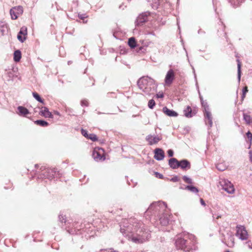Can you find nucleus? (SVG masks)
Here are the masks:
<instances>
[{"label": "nucleus", "instance_id": "23", "mask_svg": "<svg viewBox=\"0 0 252 252\" xmlns=\"http://www.w3.org/2000/svg\"><path fill=\"white\" fill-rule=\"evenodd\" d=\"M128 43L131 48H134L136 47V41L133 37H131L129 39Z\"/></svg>", "mask_w": 252, "mask_h": 252}, {"label": "nucleus", "instance_id": "42", "mask_svg": "<svg viewBox=\"0 0 252 252\" xmlns=\"http://www.w3.org/2000/svg\"><path fill=\"white\" fill-rule=\"evenodd\" d=\"M202 104L205 110V108L207 110H209L208 106L207 103L206 102H205L202 101Z\"/></svg>", "mask_w": 252, "mask_h": 252}, {"label": "nucleus", "instance_id": "54", "mask_svg": "<svg viewBox=\"0 0 252 252\" xmlns=\"http://www.w3.org/2000/svg\"><path fill=\"white\" fill-rule=\"evenodd\" d=\"M80 17L81 18V19H83L84 18H85L84 16H80Z\"/></svg>", "mask_w": 252, "mask_h": 252}, {"label": "nucleus", "instance_id": "37", "mask_svg": "<svg viewBox=\"0 0 252 252\" xmlns=\"http://www.w3.org/2000/svg\"><path fill=\"white\" fill-rule=\"evenodd\" d=\"M158 0H153V7L157 8L158 5Z\"/></svg>", "mask_w": 252, "mask_h": 252}, {"label": "nucleus", "instance_id": "5", "mask_svg": "<svg viewBox=\"0 0 252 252\" xmlns=\"http://www.w3.org/2000/svg\"><path fill=\"white\" fill-rule=\"evenodd\" d=\"M93 157L94 160L97 161L104 160L105 158L103 149L98 147L94 148L93 153Z\"/></svg>", "mask_w": 252, "mask_h": 252}, {"label": "nucleus", "instance_id": "8", "mask_svg": "<svg viewBox=\"0 0 252 252\" xmlns=\"http://www.w3.org/2000/svg\"><path fill=\"white\" fill-rule=\"evenodd\" d=\"M175 245L176 247L179 249L183 250L186 252L189 251V248H188V242L187 240H185L184 239L178 238L176 240Z\"/></svg>", "mask_w": 252, "mask_h": 252}, {"label": "nucleus", "instance_id": "25", "mask_svg": "<svg viewBox=\"0 0 252 252\" xmlns=\"http://www.w3.org/2000/svg\"><path fill=\"white\" fill-rule=\"evenodd\" d=\"M34 123L42 126H46L48 125V123L47 122L43 120L35 121Z\"/></svg>", "mask_w": 252, "mask_h": 252}, {"label": "nucleus", "instance_id": "34", "mask_svg": "<svg viewBox=\"0 0 252 252\" xmlns=\"http://www.w3.org/2000/svg\"><path fill=\"white\" fill-rule=\"evenodd\" d=\"M17 69V68H16V69L13 68L12 71H10L8 72V75L9 77V78H13L14 76H15V77L17 76V75H16L15 76L13 75L12 73V72H15Z\"/></svg>", "mask_w": 252, "mask_h": 252}, {"label": "nucleus", "instance_id": "11", "mask_svg": "<svg viewBox=\"0 0 252 252\" xmlns=\"http://www.w3.org/2000/svg\"><path fill=\"white\" fill-rule=\"evenodd\" d=\"M27 29L26 27H22L19 32L17 38L21 42H23L26 39Z\"/></svg>", "mask_w": 252, "mask_h": 252}, {"label": "nucleus", "instance_id": "4", "mask_svg": "<svg viewBox=\"0 0 252 252\" xmlns=\"http://www.w3.org/2000/svg\"><path fill=\"white\" fill-rule=\"evenodd\" d=\"M220 184L222 187V189L228 193H233L235 191V189L233 184L228 180L225 179H221L220 181Z\"/></svg>", "mask_w": 252, "mask_h": 252}, {"label": "nucleus", "instance_id": "26", "mask_svg": "<svg viewBox=\"0 0 252 252\" xmlns=\"http://www.w3.org/2000/svg\"><path fill=\"white\" fill-rule=\"evenodd\" d=\"M142 46L140 48V50H142L144 47H147L151 45L152 44V41L149 40H146L142 41Z\"/></svg>", "mask_w": 252, "mask_h": 252}, {"label": "nucleus", "instance_id": "36", "mask_svg": "<svg viewBox=\"0 0 252 252\" xmlns=\"http://www.w3.org/2000/svg\"><path fill=\"white\" fill-rule=\"evenodd\" d=\"M190 241L191 240L193 244H196L197 242V238L195 237V236L193 235L190 234Z\"/></svg>", "mask_w": 252, "mask_h": 252}, {"label": "nucleus", "instance_id": "18", "mask_svg": "<svg viewBox=\"0 0 252 252\" xmlns=\"http://www.w3.org/2000/svg\"><path fill=\"white\" fill-rule=\"evenodd\" d=\"M179 161H178L175 158H172L169 160V164L173 169H175L179 167Z\"/></svg>", "mask_w": 252, "mask_h": 252}, {"label": "nucleus", "instance_id": "6", "mask_svg": "<svg viewBox=\"0 0 252 252\" xmlns=\"http://www.w3.org/2000/svg\"><path fill=\"white\" fill-rule=\"evenodd\" d=\"M175 77V72L172 69H169L165 75L164 78V86H169L173 83Z\"/></svg>", "mask_w": 252, "mask_h": 252}, {"label": "nucleus", "instance_id": "10", "mask_svg": "<svg viewBox=\"0 0 252 252\" xmlns=\"http://www.w3.org/2000/svg\"><path fill=\"white\" fill-rule=\"evenodd\" d=\"M45 177L52 180L53 178H57L59 174L55 169H48L45 172Z\"/></svg>", "mask_w": 252, "mask_h": 252}, {"label": "nucleus", "instance_id": "32", "mask_svg": "<svg viewBox=\"0 0 252 252\" xmlns=\"http://www.w3.org/2000/svg\"><path fill=\"white\" fill-rule=\"evenodd\" d=\"M155 105V101L153 99L150 100L148 102V107L151 109H153Z\"/></svg>", "mask_w": 252, "mask_h": 252}, {"label": "nucleus", "instance_id": "33", "mask_svg": "<svg viewBox=\"0 0 252 252\" xmlns=\"http://www.w3.org/2000/svg\"><path fill=\"white\" fill-rule=\"evenodd\" d=\"M88 138L91 139L93 141H95L97 140L96 136L94 134H90Z\"/></svg>", "mask_w": 252, "mask_h": 252}, {"label": "nucleus", "instance_id": "19", "mask_svg": "<svg viewBox=\"0 0 252 252\" xmlns=\"http://www.w3.org/2000/svg\"><path fill=\"white\" fill-rule=\"evenodd\" d=\"M7 31V26L5 23L0 22V35H2Z\"/></svg>", "mask_w": 252, "mask_h": 252}, {"label": "nucleus", "instance_id": "46", "mask_svg": "<svg viewBox=\"0 0 252 252\" xmlns=\"http://www.w3.org/2000/svg\"><path fill=\"white\" fill-rule=\"evenodd\" d=\"M183 180L186 183H188L189 181V178L188 177H187V176H184Z\"/></svg>", "mask_w": 252, "mask_h": 252}, {"label": "nucleus", "instance_id": "2", "mask_svg": "<svg viewBox=\"0 0 252 252\" xmlns=\"http://www.w3.org/2000/svg\"><path fill=\"white\" fill-rule=\"evenodd\" d=\"M137 85L142 92L149 94L155 88V81L150 77H143L138 80Z\"/></svg>", "mask_w": 252, "mask_h": 252}, {"label": "nucleus", "instance_id": "39", "mask_svg": "<svg viewBox=\"0 0 252 252\" xmlns=\"http://www.w3.org/2000/svg\"><path fill=\"white\" fill-rule=\"evenodd\" d=\"M81 133L83 136L87 138L89 136V134L87 133V131L86 130L82 129Z\"/></svg>", "mask_w": 252, "mask_h": 252}, {"label": "nucleus", "instance_id": "53", "mask_svg": "<svg viewBox=\"0 0 252 252\" xmlns=\"http://www.w3.org/2000/svg\"><path fill=\"white\" fill-rule=\"evenodd\" d=\"M189 114H190V117H191V111L190 110Z\"/></svg>", "mask_w": 252, "mask_h": 252}, {"label": "nucleus", "instance_id": "38", "mask_svg": "<svg viewBox=\"0 0 252 252\" xmlns=\"http://www.w3.org/2000/svg\"><path fill=\"white\" fill-rule=\"evenodd\" d=\"M190 191L197 193L198 190L196 188L190 185Z\"/></svg>", "mask_w": 252, "mask_h": 252}, {"label": "nucleus", "instance_id": "17", "mask_svg": "<svg viewBox=\"0 0 252 252\" xmlns=\"http://www.w3.org/2000/svg\"><path fill=\"white\" fill-rule=\"evenodd\" d=\"M163 111L165 114L170 117H176L178 116V114L175 111L170 110L167 107H164Z\"/></svg>", "mask_w": 252, "mask_h": 252}, {"label": "nucleus", "instance_id": "27", "mask_svg": "<svg viewBox=\"0 0 252 252\" xmlns=\"http://www.w3.org/2000/svg\"><path fill=\"white\" fill-rule=\"evenodd\" d=\"M237 67H238V79L240 80V78H241V63L239 60H237Z\"/></svg>", "mask_w": 252, "mask_h": 252}, {"label": "nucleus", "instance_id": "50", "mask_svg": "<svg viewBox=\"0 0 252 252\" xmlns=\"http://www.w3.org/2000/svg\"><path fill=\"white\" fill-rule=\"evenodd\" d=\"M193 244L194 245V247H193V249L195 250L196 248V247L195 246V244ZM191 249H192V248H189V250H191Z\"/></svg>", "mask_w": 252, "mask_h": 252}, {"label": "nucleus", "instance_id": "12", "mask_svg": "<svg viewBox=\"0 0 252 252\" xmlns=\"http://www.w3.org/2000/svg\"><path fill=\"white\" fill-rule=\"evenodd\" d=\"M146 139L149 144L152 145L158 143L161 139V137L158 136L149 135Z\"/></svg>", "mask_w": 252, "mask_h": 252}, {"label": "nucleus", "instance_id": "1", "mask_svg": "<svg viewBox=\"0 0 252 252\" xmlns=\"http://www.w3.org/2000/svg\"><path fill=\"white\" fill-rule=\"evenodd\" d=\"M143 224L140 222H134L127 226L126 228H121V232L127 237L128 239L135 243H141L148 239V234L143 232L141 226Z\"/></svg>", "mask_w": 252, "mask_h": 252}, {"label": "nucleus", "instance_id": "51", "mask_svg": "<svg viewBox=\"0 0 252 252\" xmlns=\"http://www.w3.org/2000/svg\"><path fill=\"white\" fill-rule=\"evenodd\" d=\"M193 244L194 245V247H193V249L195 250L196 248V247L195 246V244ZM191 249H192V248H189V250H191Z\"/></svg>", "mask_w": 252, "mask_h": 252}, {"label": "nucleus", "instance_id": "28", "mask_svg": "<svg viewBox=\"0 0 252 252\" xmlns=\"http://www.w3.org/2000/svg\"><path fill=\"white\" fill-rule=\"evenodd\" d=\"M217 169L220 171H224L226 168V166L223 163H219L216 166Z\"/></svg>", "mask_w": 252, "mask_h": 252}, {"label": "nucleus", "instance_id": "52", "mask_svg": "<svg viewBox=\"0 0 252 252\" xmlns=\"http://www.w3.org/2000/svg\"><path fill=\"white\" fill-rule=\"evenodd\" d=\"M55 114L57 115H60V113L58 112H57V111L55 112Z\"/></svg>", "mask_w": 252, "mask_h": 252}, {"label": "nucleus", "instance_id": "9", "mask_svg": "<svg viewBox=\"0 0 252 252\" xmlns=\"http://www.w3.org/2000/svg\"><path fill=\"white\" fill-rule=\"evenodd\" d=\"M152 20L151 14L146 12L140 14L137 19V24L140 25L147 21Z\"/></svg>", "mask_w": 252, "mask_h": 252}, {"label": "nucleus", "instance_id": "30", "mask_svg": "<svg viewBox=\"0 0 252 252\" xmlns=\"http://www.w3.org/2000/svg\"><path fill=\"white\" fill-rule=\"evenodd\" d=\"M169 220L168 219H165L163 218H161L160 219V223L163 225H167L169 222Z\"/></svg>", "mask_w": 252, "mask_h": 252}, {"label": "nucleus", "instance_id": "29", "mask_svg": "<svg viewBox=\"0 0 252 252\" xmlns=\"http://www.w3.org/2000/svg\"><path fill=\"white\" fill-rule=\"evenodd\" d=\"M32 95L33 97L36 99L38 101L43 103V100L41 98L40 96L38 95V94L36 93H33Z\"/></svg>", "mask_w": 252, "mask_h": 252}, {"label": "nucleus", "instance_id": "45", "mask_svg": "<svg viewBox=\"0 0 252 252\" xmlns=\"http://www.w3.org/2000/svg\"><path fill=\"white\" fill-rule=\"evenodd\" d=\"M171 181H173V182H178V178L177 177H174L173 178H172L171 179Z\"/></svg>", "mask_w": 252, "mask_h": 252}, {"label": "nucleus", "instance_id": "43", "mask_svg": "<svg viewBox=\"0 0 252 252\" xmlns=\"http://www.w3.org/2000/svg\"><path fill=\"white\" fill-rule=\"evenodd\" d=\"M155 175H156V177H157L158 178L162 179L163 178V175L159 173L156 172Z\"/></svg>", "mask_w": 252, "mask_h": 252}, {"label": "nucleus", "instance_id": "7", "mask_svg": "<svg viewBox=\"0 0 252 252\" xmlns=\"http://www.w3.org/2000/svg\"><path fill=\"white\" fill-rule=\"evenodd\" d=\"M23 12V7L21 6H15L11 8L10 10V14L11 19L15 20L19 16L21 15Z\"/></svg>", "mask_w": 252, "mask_h": 252}, {"label": "nucleus", "instance_id": "49", "mask_svg": "<svg viewBox=\"0 0 252 252\" xmlns=\"http://www.w3.org/2000/svg\"><path fill=\"white\" fill-rule=\"evenodd\" d=\"M249 154H250V156L251 160L252 161V151H250Z\"/></svg>", "mask_w": 252, "mask_h": 252}, {"label": "nucleus", "instance_id": "21", "mask_svg": "<svg viewBox=\"0 0 252 252\" xmlns=\"http://www.w3.org/2000/svg\"><path fill=\"white\" fill-rule=\"evenodd\" d=\"M21 58V53L19 50L14 52V60L15 62H19Z\"/></svg>", "mask_w": 252, "mask_h": 252}, {"label": "nucleus", "instance_id": "16", "mask_svg": "<svg viewBox=\"0 0 252 252\" xmlns=\"http://www.w3.org/2000/svg\"><path fill=\"white\" fill-rule=\"evenodd\" d=\"M17 113L22 116L26 117L28 114H29V110L23 106H19L18 107Z\"/></svg>", "mask_w": 252, "mask_h": 252}, {"label": "nucleus", "instance_id": "48", "mask_svg": "<svg viewBox=\"0 0 252 252\" xmlns=\"http://www.w3.org/2000/svg\"><path fill=\"white\" fill-rule=\"evenodd\" d=\"M200 203L201 204L203 205V206H205L206 205V204L205 203V201L203 200V199L202 198H201L200 199Z\"/></svg>", "mask_w": 252, "mask_h": 252}, {"label": "nucleus", "instance_id": "14", "mask_svg": "<svg viewBox=\"0 0 252 252\" xmlns=\"http://www.w3.org/2000/svg\"><path fill=\"white\" fill-rule=\"evenodd\" d=\"M164 157V152L160 149H156L155 150V158L158 160H161Z\"/></svg>", "mask_w": 252, "mask_h": 252}, {"label": "nucleus", "instance_id": "35", "mask_svg": "<svg viewBox=\"0 0 252 252\" xmlns=\"http://www.w3.org/2000/svg\"><path fill=\"white\" fill-rule=\"evenodd\" d=\"M184 115L188 117L189 116V106H188L184 110Z\"/></svg>", "mask_w": 252, "mask_h": 252}, {"label": "nucleus", "instance_id": "31", "mask_svg": "<svg viewBox=\"0 0 252 252\" xmlns=\"http://www.w3.org/2000/svg\"><path fill=\"white\" fill-rule=\"evenodd\" d=\"M247 138L248 139V141L251 143L252 141V133L250 131H248L247 134Z\"/></svg>", "mask_w": 252, "mask_h": 252}, {"label": "nucleus", "instance_id": "24", "mask_svg": "<svg viewBox=\"0 0 252 252\" xmlns=\"http://www.w3.org/2000/svg\"><path fill=\"white\" fill-rule=\"evenodd\" d=\"M248 88L246 86L242 90V94L241 96V101H243L246 97V94L248 92Z\"/></svg>", "mask_w": 252, "mask_h": 252}, {"label": "nucleus", "instance_id": "13", "mask_svg": "<svg viewBox=\"0 0 252 252\" xmlns=\"http://www.w3.org/2000/svg\"><path fill=\"white\" fill-rule=\"evenodd\" d=\"M39 114L45 118H53V116L52 113L49 111V109L45 107H42L40 108Z\"/></svg>", "mask_w": 252, "mask_h": 252}, {"label": "nucleus", "instance_id": "47", "mask_svg": "<svg viewBox=\"0 0 252 252\" xmlns=\"http://www.w3.org/2000/svg\"><path fill=\"white\" fill-rule=\"evenodd\" d=\"M180 189L189 190V185H187L185 187H184L183 186H181Z\"/></svg>", "mask_w": 252, "mask_h": 252}, {"label": "nucleus", "instance_id": "3", "mask_svg": "<svg viewBox=\"0 0 252 252\" xmlns=\"http://www.w3.org/2000/svg\"><path fill=\"white\" fill-rule=\"evenodd\" d=\"M236 236L242 240L249 238V234L246 227L243 225H238L236 227Z\"/></svg>", "mask_w": 252, "mask_h": 252}, {"label": "nucleus", "instance_id": "22", "mask_svg": "<svg viewBox=\"0 0 252 252\" xmlns=\"http://www.w3.org/2000/svg\"><path fill=\"white\" fill-rule=\"evenodd\" d=\"M188 161L187 160H183L179 162V167L182 169H184L188 166Z\"/></svg>", "mask_w": 252, "mask_h": 252}, {"label": "nucleus", "instance_id": "15", "mask_svg": "<svg viewBox=\"0 0 252 252\" xmlns=\"http://www.w3.org/2000/svg\"><path fill=\"white\" fill-rule=\"evenodd\" d=\"M204 116L206 120V123H208L210 126L212 125V117L211 112L205 108L204 112Z\"/></svg>", "mask_w": 252, "mask_h": 252}, {"label": "nucleus", "instance_id": "44", "mask_svg": "<svg viewBox=\"0 0 252 252\" xmlns=\"http://www.w3.org/2000/svg\"><path fill=\"white\" fill-rule=\"evenodd\" d=\"M167 153L169 157H171L173 156V151L172 150H169Z\"/></svg>", "mask_w": 252, "mask_h": 252}, {"label": "nucleus", "instance_id": "41", "mask_svg": "<svg viewBox=\"0 0 252 252\" xmlns=\"http://www.w3.org/2000/svg\"><path fill=\"white\" fill-rule=\"evenodd\" d=\"M163 93L162 92H159L157 94V98H162L163 97Z\"/></svg>", "mask_w": 252, "mask_h": 252}, {"label": "nucleus", "instance_id": "20", "mask_svg": "<svg viewBox=\"0 0 252 252\" xmlns=\"http://www.w3.org/2000/svg\"><path fill=\"white\" fill-rule=\"evenodd\" d=\"M243 118L247 125H252V117H251L250 115L246 113H244Z\"/></svg>", "mask_w": 252, "mask_h": 252}, {"label": "nucleus", "instance_id": "40", "mask_svg": "<svg viewBox=\"0 0 252 252\" xmlns=\"http://www.w3.org/2000/svg\"><path fill=\"white\" fill-rule=\"evenodd\" d=\"M81 105L82 106H88V102L87 100L84 99L81 101Z\"/></svg>", "mask_w": 252, "mask_h": 252}]
</instances>
